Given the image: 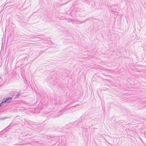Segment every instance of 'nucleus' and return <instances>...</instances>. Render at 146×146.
I'll return each mask as SVG.
<instances>
[{
    "instance_id": "nucleus-1",
    "label": "nucleus",
    "mask_w": 146,
    "mask_h": 146,
    "mask_svg": "<svg viewBox=\"0 0 146 146\" xmlns=\"http://www.w3.org/2000/svg\"><path fill=\"white\" fill-rule=\"evenodd\" d=\"M12 99V98L11 97H8L7 98H6L5 99V100L1 102V103L2 104L3 103H6V102L9 103L11 101Z\"/></svg>"
},
{
    "instance_id": "nucleus-2",
    "label": "nucleus",
    "mask_w": 146,
    "mask_h": 146,
    "mask_svg": "<svg viewBox=\"0 0 146 146\" xmlns=\"http://www.w3.org/2000/svg\"><path fill=\"white\" fill-rule=\"evenodd\" d=\"M1 104H0V107L1 106Z\"/></svg>"
}]
</instances>
